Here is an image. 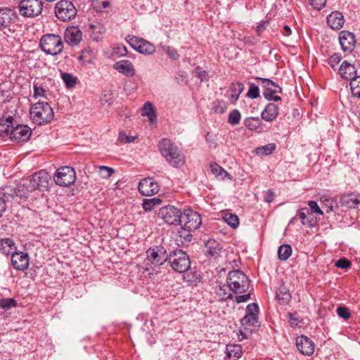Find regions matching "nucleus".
<instances>
[{
	"instance_id": "obj_18",
	"label": "nucleus",
	"mask_w": 360,
	"mask_h": 360,
	"mask_svg": "<svg viewBox=\"0 0 360 360\" xmlns=\"http://www.w3.org/2000/svg\"><path fill=\"white\" fill-rule=\"evenodd\" d=\"M30 257L27 253L15 251L11 255L12 266L16 270L25 271L29 267Z\"/></svg>"
},
{
	"instance_id": "obj_46",
	"label": "nucleus",
	"mask_w": 360,
	"mask_h": 360,
	"mask_svg": "<svg viewBox=\"0 0 360 360\" xmlns=\"http://www.w3.org/2000/svg\"><path fill=\"white\" fill-rule=\"evenodd\" d=\"M17 306V302L13 298H2L0 299V308L3 309H9L12 307Z\"/></svg>"
},
{
	"instance_id": "obj_14",
	"label": "nucleus",
	"mask_w": 360,
	"mask_h": 360,
	"mask_svg": "<svg viewBox=\"0 0 360 360\" xmlns=\"http://www.w3.org/2000/svg\"><path fill=\"white\" fill-rule=\"evenodd\" d=\"M50 176L47 172L44 169L32 174V178L29 179L32 183L34 190L46 191L49 188Z\"/></svg>"
},
{
	"instance_id": "obj_48",
	"label": "nucleus",
	"mask_w": 360,
	"mask_h": 360,
	"mask_svg": "<svg viewBox=\"0 0 360 360\" xmlns=\"http://www.w3.org/2000/svg\"><path fill=\"white\" fill-rule=\"evenodd\" d=\"M309 214V210L307 207H303L300 210H299L297 216L300 219L301 222L303 225H310L311 221L309 219V217H307Z\"/></svg>"
},
{
	"instance_id": "obj_58",
	"label": "nucleus",
	"mask_w": 360,
	"mask_h": 360,
	"mask_svg": "<svg viewBox=\"0 0 360 360\" xmlns=\"http://www.w3.org/2000/svg\"><path fill=\"white\" fill-rule=\"evenodd\" d=\"M136 139V136H131L127 135L124 132H120L118 139L121 143H132Z\"/></svg>"
},
{
	"instance_id": "obj_27",
	"label": "nucleus",
	"mask_w": 360,
	"mask_h": 360,
	"mask_svg": "<svg viewBox=\"0 0 360 360\" xmlns=\"http://www.w3.org/2000/svg\"><path fill=\"white\" fill-rule=\"evenodd\" d=\"M89 32L94 41H100L105 32V28L101 23H92L89 25Z\"/></svg>"
},
{
	"instance_id": "obj_63",
	"label": "nucleus",
	"mask_w": 360,
	"mask_h": 360,
	"mask_svg": "<svg viewBox=\"0 0 360 360\" xmlns=\"http://www.w3.org/2000/svg\"><path fill=\"white\" fill-rule=\"evenodd\" d=\"M250 299V294L247 293L241 295L236 296V302L237 303L245 302Z\"/></svg>"
},
{
	"instance_id": "obj_31",
	"label": "nucleus",
	"mask_w": 360,
	"mask_h": 360,
	"mask_svg": "<svg viewBox=\"0 0 360 360\" xmlns=\"http://www.w3.org/2000/svg\"><path fill=\"white\" fill-rule=\"evenodd\" d=\"M226 349V356L231 360H238L243 354L241 346L239 345H227Z\"/></svg>"
},
{
	"instance_id": "obj_39",
	"label": "nucleus",
	"mask_w": 360,
	"mask_h": 360,
	"mask_svg": "<svg viewBox=\"0 0 360 360\" xmlns=\"http://www.w3.org/2000/svg\"><path fill=\"white\" fill-rule=\"evenodd\" d=\"M210 169L213 174L220 179H224L225 177L231 179L229 174L215 162L210 165Z\"/></svg>"
},
{
	"instance_id": "obj_59",
	"label": "nucleus",
	"mask_w": 360,
	"mask_h": 360,
	"mask_svg": "<svg viewBox=\"0 0 360 360\" xmlns=\"http://www.w3.org/2000/svg\"><path fill=\"white\" fill-rule=\"evenodd\" d=\"M335 265L338 268L346 269L350 266L351 263L347 259L343 257L336 261Z\"/></svg>"
},
{
	"instance_id": "obj_47",
	"label": "nucleus",
	"mask_w": 360,
	"mask_h": 360,
	"mask_svg": "<svg viewBox=\"0 0 360 360\" xmlns=\"http://www.w3.org/2000/svg\"><path fill=\"white\" fill-rule=\"evenodd\" d=\"M240 119L241 115L239 110H233L229 115L228 122L231 125H236L239 124Z\"/></svg>"
},
{
	"instance_id": "obj_7",
	"label": "nucleus",
	"mask_w": 360,
	"mask_h": 360,
	"mask_svg": "<svg viewBox=\"0 0 360 360\" xmlns=\"http://www.w3.org/2000/svg\"><path fill=\"white\" fill-rule=\"evenodd\" d=\"M181 274L184 281L188 285L196 282L198 278L195 266L191 267L189 256L183 250H181Z\"/></svg>"
},
{
	"instance_id": "obj_64",
	"label": "nucleus",
	"mask_w": 360,
	"mask_h": 360,
	"mask_svg": "<svg viewBox=\"0 0 360 360\" xmlns=\"http://www.w3.org/2000/svg\"><path fill=\"white\" fill-rule=\"evenodd\" d=\"M274 199V193L273 191H268L266 192V193L264 195V200L266 202H271Z\"/></svg>"
},
{
	"instance_id": "obj_6",
	"label": "nucleus",
	"mask_w": 360,
	"mask_h": 360,
	"mask_svg": "<svg viewBox=\"0 0 360 360\" xmlns=\"http://www.w3.org/2000/svg\"><path fill=\"white\" fill-rule=\"evenodd\" d=\"M77 9L74 4L68 0H60L55 6V14L62 21H69L75 18Z\"/></svg>"
},
{
	"instance_id": "obj_57",
	"label": "nucleus",
	"mask_w": 360,
	"mask_h": 360,
	"mask_svg": "<svg viewBox=\"0 0 360 360\" xmlns=\"http://www.w3.org/2000/svg\"><path fill=\"white\" fill-rule=\"evenodd\" d=\"M336 311L338 315L345 320H347L350 318L351 314L349 310L347 307H339L337 308Z\"/></svg>"
},
{
	"instance_id": "obj_51",
	"label": "nucleus",
	"mask_w": 360,
	"mask_h": 360,
	"mask_svg": "<svg viewBox=\"0 0 360 360\" xmlns=\"http://www.w3.org/2000/svg\"><path fill=\"white\" fill-rule=\"evenodd\" d=\"M114 172L115 170L112 167L107 166L99 167V174L103 179L110 178L112 175V174H114Z\"/></svg>"
},
{
	"instance_id": "obj_5",
	"label": "nucleus",
	"mask_w": 360,
	"mask_h": 360,
	"mask_svg": "<svg viewBox=\"0 0 360 360\" xmlns=\"http://www.w3.org/2000/svg\"><path fill=\"white\" fill-rule=\"evenodd\" d=\"M44 3L41 0H20L17 6L19 14L23 18H34L43 11Z\"/></svg>"
},
{
	"instance_id": "obj_62",
	"label": "nucleus",
	"mask_w": 360,
	"mask_h": 360,
	"mask_svg": "<svg viewBox=\"0 0 360 360\" xmlns=\"http://www.w3.org/2000/svg\"><path fill=\"white\" fill-rule=\"evenodd\" d=\"M311 5L317 10H320L326 5V0H310Z\"/></svg>"
},
{
	"instance_id": "obj_4",
	"label": "nucleus",
	"mask_w": 360,
	"mask_h": 360,
	"mask_svg": "<svg viewBox=\"0 0 360 360\" xmlns=\"http://www.w3.org/2000/svg\"><path fill=\"white\" fill-rule=\"evenodd\" d=\"M226 283L234 293H243L250 286L248 276L240 270L230 271L226 278Z\"/></svg>"
},
{
	"instance_id": "obj_40",
	"label": "nucleus",
	"mask_w": 360,
	"mask_h": 360,
	"mask_svg": "<svg viewBox=\"0 0 360 360\" xmlns=\"http://www.w3.org/2000/svg\"><path fill=\"white\" fill-rule=\"evenodd\" d=\"M292 254V248L290 245L283 244L278 249V257L280 260H287Z\"/></svg>"
},
{
	"instance_id": "obj_55",
	"label": "nucleus",
	"mask_w": 360,
	"mask_h": 360,
	"mask_svg": "<svg viewBox=\"0 0 360 360\" xmlns=\"http://www.w3.org/2000/svg\"><path fill=\"white\" fill-rule=\"evenodd\" d=\"M112 53L118 57L124 56L127 53V49L122 44H117L113 48Z\"/></svg>"
},
{
	"instance_id": "obj_42",
	"label": "nucleus",
	"mask_w": 360,
	"mask_h": 360,
	"mask_svg": "<svg viewBox=\"0 0 360 360\" xmlns=\"http://www.w3.org/2000/svg\"><path fill=\"white\" fill-rule=\"evenodd\" d=\"M60 76L65 86L68 89L75 87L77 83V78L70 73L61 72Z\"/></svg>"
},
{
	"instance_id": "obj_35",
	"label": "nucleus",
	"mask_w": 360,
	"mask_h": 360,
	"mask_svg": "<svg viewBox=\"0 0 360 360\" xmlns=\"http://www.w3.org/2000/svg\"><path fill=\"white\" fill-rule=\"evenodd\" d=\"M245 126L251 131H261L262 122L259 117H248L244 122Z\"/></svg>"
},
{
	"instance_id": "obj_60",
	"label": "nucleus",
	"mask_w": 360,
	"mask_h": 360,
	"mask_svg": "<svg viewBox=\"0 0 360 360\" xmlns=\"http://www.w3.org/2000/svg\"><path fill=\"white\" fill-rule=\"evenodd\" d=\"M288 316L290 323L292 326H297L301 322L300 317L297 313H288Z\"/></svg>"
},
{
	"instance_id": "obj_33",
	"label": "nucleus",
	"mask_w": 360,
	"mask_h": 360,
	"mask_svg": "<svg viewBox=\"0 0 360 360\" xmlns=\"http://www.w3.org/2000/svg\"><path fill=\"white\" fill-rule=\"evenodd\" d=\"M243 89L244 85L241 82L233 83L231 86L230 94L229 95L230 102L232 103H236Z\"/></svg>"
},
{
	"instance_id": "obj_54",
	"label": "nucleus",
	"mask_w": 360,
	"mask_h": 360,
	"mask_svg": "<svg viewBox=\"0 0 360 360\" xmlns=\"http://www.w3.org/2000/svg\"><path fill=\"white\" fill-rule=\"evenodd\" d=\"M195 74L201 82L207 81L209 79L208 72L199 66L195 69Z\"/></svg>"
},
{
	"instance_id": "obj_19",
	"label": "nucleus",
	"mask_w": 360,
	"mask_h": 360,
	"mask_svg": "<svg viewBox=\"0 0 360 360\" xmlns=\"http://www.w3.org/2000/svg\"><path fill=\"white\" fill-rule=\"evenodd\" d=\"M139 191L143 195L150 196L158 193L159 186L153 178H145L139 184Z\"/></svg>"
},
{
	"instance_id": "obj_29",
	"label": "nucleus",
	"mask_w": 360,
	"mask_h": 360,
	"mask_svg": "<svg viewBox=\"0 0 360 360\" xmlns=\"http://www.w3.org/2000/svg\"><path fill=\"white\" fill-rule=\"evenodd\" d=\"M340 202L342 206L349 209H356L360 205V200L353 194L342 195Z\"/></svg>"
},
{
	"instance_id": "obj_3",
	"label": "nucleus",
	"mask_w": 360,
	"mask_h": 360,
	"mask_svg": "<svg viewBox=\"0 0 360 360\" xmlns=\"http://www.w3.org/2000/svg\"><path fill=\"white\" fill-rule=\"evenodd\" d=\"M39 46L46 54L53 56L60 54L63 50V42L59 35L46 34L41 37Z\"/></svg>"
},
{
	"instance_id": "obj_28",
	"label": "nucleus",
	"mask_w": 360,
	"mask_h": 360,
	"mask_svg": "<svg viewBox=\"0 0 360 360\" xmlns=\"http://www.w3.org/2000/svg\"><path fill=\"white\" fill-rule=\"evenodd\" d=\"M34 191V190L32 186V183L30 182L29 179H25L22 183L17 186L15 193L17 196L20 198H27L29 194Z\"/></svg>"
},
{
	"instance_id": "obj_37",
	"label": "nucleus",
	"mask_w": 360,
	"mask_h": 360,
	"mask_svg": "<svg viewBox=\"0 0 360 360\" xmlns=\"http://www.w3.org/2000/svg\"><path fill=\"white\" fill-rule=\"evenodd\" d=\"M276 298L282 304H288L291 299V295L285 287L280 288L276 292Z\"/></svg>"
},
{
	"instance_id": "obj_9",
	"label": "nucleus",
	"mask_w": 360,
	"mask_h": 360,
	"mask_svg": "<svg viewBox=\"0 0 360 360\" xmlns=\"http://www.w3.org/2000/svg\"><path fill=\"white\" fill-rule=\"evenodd\" d=\"M255 79L259 82L264 89L263 95L269 101H279L281 98L276 94L282 92V89L272 80L267 78L255 77Z\"/></svg>"
},
{
	"instance_id": "obj_22",
	"label": "nucleus",
	"mask_w": 360,
	"mask_h": 360,
	"mask_svg": "<svg viewBox=\"0 0 360 360\" xmlns=\"http://www.w3.org/2000/svg\"><path fill=\"white\" fill-rule=\"evenodd\" d=\"M162 214L165 223L169 225H178L180 224L179 211L172 206L162 210Z\"/></svg>"
},
{
	"instance_id": "obj_26",
	"label": "nucleus",
	"mask_w": 360,
	"mask_h": 360,
	"mask_svg": "<svg viewBox=\"0 0 360 360\" xmlns=\"http://www.w3.org/2000/svg\"><path fill=\"white\" fill-rule=\"evenodd\" d=\"M278 115V107L277 105L269 103L261 113L262 118L266 122H273Z\"/></svg>"
},
{
	"instance_id": "obj_20",
	"label": "nucleus",
	"mask_w": 360,
	"mask_h": 360,
	"mask_svg": "<svg viewBox=\"0 0 360 360\" xmlns=\"http://www.w3.org/2000/svg\"><path fill=\"white\" fill-rule=\"evenodd\" d=\"M64 39L67 44L75 46L82 39V32L77 26L68 27L64 32Z\"/></svg>"
},
{
	"instance_id": "obj_43",
	"label": "nucleus",
	"mask_w": 360,
	"mask_h": 360,
	"mask_svg": "<svg viewBox=\"0 0 360 360\" xmlns=\"http://www.w3.org/2000/svg\"><path fill=\"white\" fill-rule=\"evenodd\" d=\"M275 148V144L269 143L267 145L259 146L255 148V153L259 156H265L272 153Z\"/></svg>"
},
{
	"instance_id": "obj_12",
	"label": "nucleus",
	"mask_w": 360,
	"mask_h": 360,
	"mask_svg": "<svg viewBox=\"0 0 360 360\" xmlns=\"http://www.w3.org/2000/svg\"><path fill=\"white\" fill-rule=\"evenodd\" d=\"M147 261L155 266L162 265L168 257L165 248L162 245L150 248L146 251Z\"/></svg>"
},
{
	"instance_id": "obj_15",
	"label": "nucleus",
	"mask_w": 360,
	"mask_h": 360,
	"mask_svg": "<svg viewBox=\"0 0 360 360\" xmlns=\"http://www.w3.org/2000/svg\"><path fill=\"white\" fill-rule=\"evenodd\" d=\"M32 134L31 129L27 125L19 124L12 127L10 139L15 142H24L29 140Z\"/></svg>"
},
{
	"instance_id": "obj_16",
	"label": "nucleus",
	"mask_w": 360,
	"mask_h": 360,
	"mask_svg": "<svg viewBox=\"0 0 360 360\" xmlns=\"http://www.w3.org/2000/svg\"><path fill=\"white\" fill-rule=\"evenodd\" d=\"M17 13L8 7L0 8V30L10 27L17 20Z\"/></svg>"
},
{
	"instance_id": "obj_25",
	"label": "nucleus",
	"mask_w": 360,
	"mask_h": 360,
	"mask_svg": "<svg viewBox=\"0 0 360 360\" xmlns=\"http://www.w3.org/2000/svg\"><path fill=\"white\" fill-rule=\"evenodd\" d=\"M345 23V19L342 13L340 11L332 12L327 17V24L333 30L341 29Z\"/></svg>"
},
{
	"instance_id": "obj_1",
	"label": "nucleus",
	"mask_w": 360,
	"mask_h": 360,
	"mask_svg": "<svg viewBox=\"0 0 360 360\" xmlns=\"http://www.w3.org/2000/svg\"><path fill=\"white\" fill-rule=\"evenodd\" d=\"M30 118L38 125L46 124L53 120L54 112L47 102L39 101L34 104L30 110Z\"/></svg>"
},
{
	"instance_id": "obj_24",
	"label": "nucleus",
	"mask_w": 360,
	"mask_h": 360,
	"mask_svg": "<svg viewBox=\"0 0 360 360\" xmlns=\"http://www.w3.org/2000/svg\"><path fill=\"white\" fill-rule=\"evenodd\" d=\"M357 70L354 65L345 60L339 68V74L342 78L352 80L356 76Z\"/></svg>"
},
{
	"instance_id": "obj_44",
	"label": "nucleus",
	"mask_w": 360,
	"mask_h": 360,
	"mask_svg": "<svg viewBox=\"0 0 360 360\" xmlns=\"http://www.w3.org/2000/svg\"><path fill=\"white\" fill-rule=\"evenodd\" d=\"M350 89L353 96L360 98V76L354 77L350 81Z\"/></svg>"
},
{
	"instance_id": "obj_32",
	"label": "nucleus",
	"mask_w": 360,
	"mask_h": 360,
	"mask_svg": "<svg viewBox=\"0 0 360 360\" xmlns=\"http://www.w3.org/2000/svg\"><path fill=\"white\" fill-rule=\"evenodd\" d=\"M141 115L148 118L151 123L156 122L157 115L153 104L148 101L146 102L141 108Z\"/></svg>"
},
{
	"instance_id": "obj_11",
	"label": "nucleus",
	"mask_w": 360,
	"mask_h": 360,
	"mask_svg": "<svg viewBox=\"0 0 360 360\" xmlns=\"http://www.w3.org/2000/svg\"><path fill=\"white\" fill-rule=\"evenodd\" d=\"M127 42L134 50L144 55H151L155 51L153 44L143 38L129 35L126 37Z\"/></svg>"
},
{
	"instance_id": "obj_2",
	"label": "nucleus",
	"mask_w": 360,
	"mask_h": 360,
	"mask_svg": "<svg viewBox=\"0 0 360 360\" xmlns=\"http://www.w3.org/2000/svg\"><path fill=\"white\" fill-rule=\"evenodd\" d=\"M158 148L161 155L170 166L176 168L179 167L180 151L177 146L174 145L169 139H162L159 141Z\"/></svg>"
},
{
	"instance_id": "obj_30",
	"label": "nucleus",
	"mask_w": 360,
	"mask_h": 360,
	"mask_svg": "<svg viewBox=\"0 0 360 360\" xmlns=\"http://www.w3.org/2000/svg\"><path fill=\"white\" fill-rule=\"evenodd\" d=\"M13 118L8 117L6 119L0 120V136L1 137H11V131L13 127Z\"/></svg>"
},
{
	"instance_id": "obj_8",
	"label": "nucleus",
	"mask_w": 360,
	"mask_h": 360,
	"mask_svg": "<svg viewBox=\"0 0 360 360\" xmlns=\"http://www.w3.org/2000/svg\"><path fill=\"white\" fill-rule=\"evenodd\" d=\"M202 224L200 215L198 212L191 210H184L181 212V229L188 231L196 230Z\"/></svg>"
},
{
	"instance_id": "obj_21",
	"label": "nucleus",
	"mask_w": 360,
	"mask_h": 360,
	"mask_svg": "<svg viewBox=\"0 0 360 360\" xmlns=\"http://www.w3.org/2000/svg\"><path fill=\"white\" fill-rule=\"evenodd\" d=\"M296 347L297 349L304 355L309 356L314 352V344L307 336L302 335L296 339Z\"/></svg>"
},
{
	"instance_id": "obj_10",
	"label": "nucleus",
	"mask_w": 360,
	"mask_h": 360,
	"mask_svg": "<svg viewBox=\"0 0 360 360\" xmlns=\"http://www.w3.org/2000/svg\"><path fill=\"white\" fill-rule=\"evenodd\" d=\"M75 180V171L72 167L68 166L59 168L54 175V181L60 186H69L74 184Z\"/></svg>"
},
{
	"instance_id": "obj_56",
	"label": "nucleus",
	"mask_w": 360,
	"mask_h": 360,
	"mask_svg": "<svg viewBox=\"0 0 360 360\" xmlns=\"http://www.w3.org/2000/svg\"><path fill=\"white\" fill-rule=\"evenodd\" d=\"M342 59V56L339 53H334L329 58H328L327 61L328 65H330L331 68L335 69L337 65L340 62Z\"/></svg>"
},
{
	"instance_id": "obj_13",
	"label": "nucleus",
	"mask_w": 360,
	"mask_h": 360,
	"mask_svg": "<svg viewBox=\"0 0 360 360\" xmlns=\"http://www.w3.org/2000/svg\"><path fill=\"white\" fill-rule=\"evenodd\" d=\"M259 307L256 303L249 304L246 307V314L241 319L243 326H253L255 328L259 326L258 321Z\"/></svg>"
},
{
	"instance_id": "obj_61",
	"label": "nucleus",
	"mask_w": 360,
	"mask_h": 360,
	"mask_svg": "<svg viewBox=\"0 0 360 360\" xmlns=\"http://www.w3.org/2000/svg\"><path fill=\"white\" fill-rule=\"evenodd\" d=\"M308 205L311 210V212L322 215L323 214V211L320 209L319 205L316 201L311 200L308 202Z\"/></svg>"
},
{
	"instance_id": "obj_41",
	"label": "nucleus",
	"mask_w": 360,
	"mask_h": 360,
	"mask_svg": "<svg viewBox=\"0 0 360 360\" xmlns=\"http://www.w3.org/2000/svg\"><path fill=\"white\" fill-rule=\"evenodd\" d=\"M207 255L216 258L220 255L221 250L220 245L214 240H209L207 244Z\"/></svg>"
},
{
	"instance_id": "obj_17",
	"label": "nucleus",
	"mask_w": 360,
	"mask_h": 360,
	"mask_svg": "<svg viewBox=\"0 0 360 360\" xmlns=\"http://www.w3.org/2000/svg\"><path fill=\"white\" fill-rule=\"evenodd\" d=\"M339 42L344 52L351 53L356 46L355 36L348 31L343 30L340 32Z\"/></svg>"
},
{
	"instance_id": "obj_53",
	"label": "nucleus",
	"mask_w": 360,
	"mask_h": 360,
	"mask_svg": "<svg viewBox=\"0 0 360 360\" xmlns=\"http://www.w3.org/2000/svg\"><path fill=\"white\" fill-rule=\"evenodd\" d=\"M46 91L41 86H39L37 84H34L33 85V97L34 98H38L39 97H46Z\"/></svg>"
},
{
	"instance_id": "obj_50",
	"label": "nucleus",
	"mask_w": 360,
	"mask_h": 360,
	"mask_svg": "<svg viewBox=\"0 0 360 360\" xmlns=\"http://www.w3.org/2000/svg\"><path fill=\"white\" fill-rule=\"evenodd\" d=\"M212 109L215 113L223 114L226 109V105L222 101H216L212 103Z\"/></svg>"
},
{
	"instance_id": "obj_34",
	"label": "nucleus",
	"mask_w": 360,
	"mask_h": 360,
	"mask_svg": "<svg viewBox=\"0 0 360 360\" xmlns=\"http://www.w3.org/2000/svg\"><path fill=\"white\" fill-rule=\"evenodd\" d=\"M0 250L5 255H12L16 251L14 242L10 238H4L0 241Z\"/></svg>"
},
{
	"instance_id": "obj_23",
	"label": "nucleus",
	"mask_w": 360,
	"mask_h": 360,
	"mask_svg": "<svg viewBox=\"0 0 360 360\" xmlns=\"http://www.w3.org/2000/svg\"><path fill=\"white\" fill-rule=\"evenodd\" d=\"M113 68L119 72L129 77L134 76L136 73L132 63L128 60H122L115 63Z\"/></svg>"
},
{
	"instance_id": "obj_36",
	"label": "nucleus",
	"mask_w": 360,
	"mask_h": 360,
	"mask_svg": "<svg viewBox=\"0 0 360 360\" xmlns=\"http://www.w3.org/2000/svg\"><path fill=\"white\" fill-rule=\"evenodd\" d=\"M232 290L230 289L228 283L226 285H219L216 288V294L221 300H226L232 297Z\"/></svg>"
},
{
	"instance_id": "obj_52",
	"label": "nucleus",
	"mask_w": 360,
	"mask_h": 360,
	"mask_svg": "<svg viewBox=\"0 0 360 360\" xmlns=\"http://www.w3.org/2000/svg\"><path fill=\"white\" fill-rule=\"evenodd\" d=\"M247 96L252 99L258 98L259 96V87L254 84H250L249 90L247 93Z\"/></svg>"
},
{
	"instance_id": "obj_45",
	"label": "nucleus",
	"mask_w": 360,
	"mask_h": 360,
	"mask_svg": "<svg viewBox=\"0 0 360 360\" xmlns=\"http://www.w3.org/2000/svg\"><path fill=\"white\" fill-rule=\"evenodd\" d=\"M223 219L226 224L233 229H236L239 225V219L236 214L232 213H226Z\"/></svg>"
},
{
	"instance_id": "obj_49",
	"label": "nucleus",
	"mask_w": 360,
	"mask_h": 360,
	"mask_svg": "<svg viewBox=\"0 0 360 360\" xmlns=\"http://www.w3.org/2000/svg\"><path fill=\"white\" fill-rule=\"evenodd\" d=\"M162 51L166 53L172 60H177L179 58L178 51L172 46L164 45L161 46Z\"/></svg>"
},
{
	"instance_id": "obj_38",
	"label": "nucleus",
	"mask_w": 360,
	"mask_h": 360,
	"mask_svg": "<svg viewBox=\"0 0 360 360\" xmlns=\"http://www.w3.org/2000/svg\"><path fill=\"white\" fill-rule=\"evenodd\" d=\"M161 203L162 200L155 197L153 198L145 199L143 202L142 206L146 211L150 212L160 205Z\"/></svg>"
}]
</instances>
